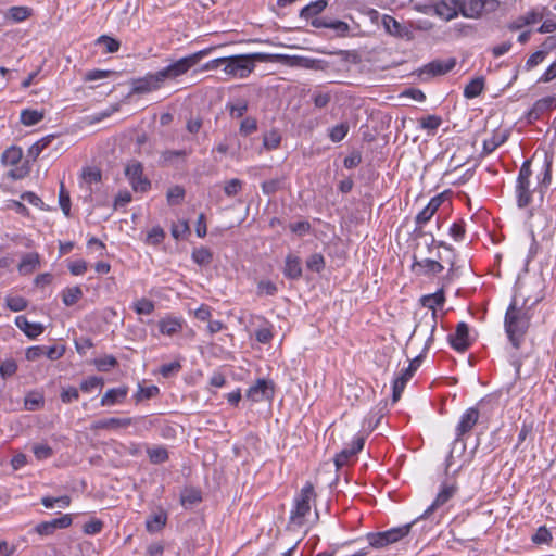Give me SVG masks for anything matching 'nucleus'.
Instances as JSON below:
<instances>
[{
  "instance_id": "nucleus-57",
  "label": "nucleus",
  "mask_w": 556,
  "mask_h": 556,
  "mask_svg": "<svg viewBox=\"0 0 556 556\" xmlns=\"http://www.w3.org/2000/svg\"><path fill=\"white\" fill-rule=\"evenodd\" d=\"M181 369V365L179 362H173L168 364H164L160 368V372L164 378H168L174 374H177Z\"/></svg>"
},
{
  "instance_id": "nucleus-31",
  "label": "nucleus",
  "mask_w": 556,
  "mask_h": 556,
  "mask_svg": "<svg viewBox=\"0 0 556 556\" xmlns=\"http://www.w3.org/2000/svg\"><path fill=\"white\" fill-rule=\"evenodd\" d=\"M45 404V397L41 392L31 391L26 394L24 406L27 410L34 412L41 408Z\"/></svg>"
},
{
  "instance_id": "nucleus-48",
  "label": "nucleus",
  "mask_w": 556,
  "mask_h": 556,
  "mask_svg": "<svg viewBox=\"0 0 556 556\" xmlns=\"http://www.w3.org/2000/svg\"><path fill=\"white\" fill-rule=\"evenodd\" d=\"M28 15L29 10L24 7H12L8 13V17L13 20L14 22H22L26 20Z\"/></svg>"
},
{
  "instance_id": "nucleus-1",
  "label": "nucleus",
  "mask_w": 556,
  "mask_h": 556,
  "mask_svg": "<svg viewBox=\"0 0 556 556\" xmlns=\"http://www.w3.org/2000/svg\"><path fill=\"white\" fill-rule=\"evenodd\" d=\"M213 48L198 51L188 56L181 58L168 66L155 72L149 73L143 77L131 80V94H144L161 89L167 80H174L185 75L191 67L197 65Z\"/></svg>"
},
{
  "instance_id": "nucleus-17",
  "label": "nucleus",
  "mask_w": 556,
  "mask_h": 556,
  "mask_svg": "<svg viewBox=\"0 0 556 556\" xmlns=\"http://www.w3.org/2000/svg\"><path fill=\"white\" fill-rule=\"evenodd\" d=\"M556 108V98L555 97H546L538 100L532 109L528 112V121L531 123L540 118V116L546 112Z\"/></svg>"
},
{
  "instance_id": "nucleus-18",
  "label": "nucleus",
  "mask_w": 556,
  "mask_h": 556,
  "mask_svg": "<svg viewBox=\"0 0 556 556\" xmlns=\"http://www.w3.org/2000/svg\"><path fill=\"white\" fill-rule=\"evenodd\" d=\"M365 439L363 437H358L354 442L351 448L342 450L334 457L336 467L339 469L344 466L352 456H355L358 452H361L364 447Z\"/></svg>"
},
{
  "instance_id": "nucleus-35",
  "label": "nucleus",
  "mask_w": 556,
  "mask_h": 556,
  "mask_svg": "<svg viewBox=\"0 0 556 556\" xmlns=\"http://www.w3.org/2000/svg\"><path fill=\"white\" fill-rule=\"evenodd\" d=\"M83 296V291L79 287L67 288L63 291L62 300L66 306L76 304Z\"/></svg>"
},
{
  "instance_id": "nucleus-2",
  "label": "nucleus",
  "mask_w": 556,
  "mask_h": 556,
  "mask_svg": "<svg viewBox=\"0 0 556 556\" xmlns=\"http://www.w3.org/2000/svg\"><path fill=\"white\" fill-rule=\"evenodd\" d=\"M283 61L289 65L309 67L311 60L303 56H289L283 54L251 53L226 56L223 72L230 77L244 78L249 76L257 62Z\"/></svg>"
},
{
  "instance_id": "nucleus-11",
  "label": "nucleus",
  "mask_w": 556,
  "mask_h": 556,
  "mask_svg": "<svg viewBox=\"0 0 556 556\" xmlns=\"http://www.w3.org/2000/svg\"><path fill=\"white\" fill-rule=\"evenodd\" d=\"M419 357L412 361L405 371L393 382L392 401L395 403L400 400L407 381L413 377L418 367Z\"/></svg>"
},
{
  "instance_id": "nucleus-60",
  "label": "nucleus",
  "mask_w": 556,
  "mask_h": 556,
  "mask_svg": "<svg viewBox=\"0 0 556 556\" xmlns=\"http://www.w3.org/2000/svg\"><path fill=\"white\" fill-rule=\"evenodd\" d=\"M465 223L464 220H458L454 223L450 228V235L456 240L459 241L465 236Z\"/></svg>"
},
{
  "instance_id": "nucleus-55",
  "label": "nucleus",
  "mask_w": 556,
  "mask_h": 556,
  "mask_svg": "<svg viewBox=\"0 0 556 556\" xmlns=\"http://www.w3.org/2000/svg\"><path fill=\"white\" fill-rule=\"evenodd\" d=\"M441 124V118L435 115H429L420 119V126L424 129L434 130Z\"/></svg>"
},
{
  "instance_id": "nucleus-54",
  "label": "nucleus",
  "mask_w": 556,
  "mask_h": 556,
  "mask_svg": "<svg viewBox=\"0 0 556 556\" xmlns=\"http://www.w3.org/2000/svg\"><path fill=\"white\" fill-rule=\"evenodd\" d=\"M230 115L232 117H242L244 113L248 111V103L245 100H239L235 104L229 105Z\"/></svg>"
},
{
  "instance_id": "nucleus-49",
  "label": "nucleus",
  "mask_w": 556,
  "mask_h": 556,
  "mask_svg": "<svg viewBox=\"0 0 556 556\" xmlns=\"http://www.w3.org/2000/svg\"><path fill=\"white\" fill-rule=\"evenodd\" d=\"M164 237H165L164 230L161 227L156 226V227H153L148 232L146 242L148 244L156 245L164 239Z\"/></svg>"
},
{
  "instance_id": "nucleus-29",
  "label": "nucleus",
  "mask_w": 556,
  "mask_h": 556,
  "mask_svg": "<svg viewBox=\"0 0 556 556\" xmlns=\"http://www.w3.org/2000/svg\"><path fill=\"white\" fill-rule=\"evenodd\" d=\"M127 388H117V389H110L105 392V394L101 399V405H113L116 402H121L124 400L127 395Z\"/></svg>"
},
{
  "instance_id": "nucleus-62",
  "label": "nucleus",
  "mask_w": 556,
  "mask_h": 556,
  "mask_svg": "<svg viewBox=\"0 0 556 556\" xmlns=\"http://www.w3.org/2000/svg\"><path fill=\"white\" fill-rule=\"evenodd\" d=\"M281 179H270L262 184V190L266 194H273L281 188Z\"/></svg>"
},
{
  "instance_id": "nucleus-34",
  "label": "nucleus",
  "mask_w": 556,
  "mask_h": 556,
  "mask_svg": "<svg viewBox=\"0 0 556 556\" xmlns=\"http://www.w3.org/2000/svg\"><path fill=\"white\" fill-rule=\"evenodd\" d=\"M192 260L200 266H206L213 261V254L210 249L201 247L193 250Z\"/></svg>"
},
{
  "instance_id": "nucleus-56",
  "label": "nucleus",
  "mask_w": 556,
  "mask_h": 556,
  "mask_svg": "<svg viewBox=\"0 0 556 556\" xmlns=\"http://www.w3.org/2000/svg\"><path fill=\"white\" fill-rule=\"evenodd\" d=\"M532 540L536 544H545L552 540V534L545 527H541L532 536Z\"/></svg>"
},
{
  "instance_id": "nucleus-26",
  "label": "nucleus",
  "mask_w": 556,
  "mask_h": 556,
  "mask_svg": "<svg viewBox=\"0 0 556 556\" xmlns=\"http://www.w3.org/2000/svg\"><path fill=\"white\" fill-rule=\"evenodd\" d=\"M545 10L546 9H543V11H545ZM544 16H545L544 12L539 13L536 11H531V12H528L523 16H519L516 21H514L511 24H509L508 28L510 30H517L526 25H531V24L536 23L538 21L543 20Z\"/></svg>"
},
{
  "instance_id": "nucleus-45",
  "label": "nucleus",
  "mask_w": 556,
  "mask_h": 556,
  "mask_svg": "<svg viewBox=\"0 0 556 556\" xmlns=\"http://www.w3.org/2000/svg\"><path fill=\"white\" fill-rule=\"evenodd\" d=\"M5 304L12 312H21L27 307V301L22 296H8Z\"/></svg>"
},
{
  "instance_id": "nucleus-8",
  "label": "nucleus",
  "mask_w": 556,
  "mask_h": 556,
  "mask_svg": "<svg viewBox=\"0 0 556 556\" xmlns=\"http://www.w3.org/2000/svg\"><path fill=\"white\" fill-rule=\"evenodd\" d=\"M275 393V384L271 380L257 379L247 391V397L253 402L270 400Z\"/></svg>"
},
{
  "instance_id": "nucleus-14",
  "label": "nucleus",
  "mask_w": 556,
  "mask_h": 556,
  "mask_svg": "<svg viewBox=\"0 0 556 556\" xmlns=\"http://www.w3.org/2000/svg\"><path fill=\"white\" fill-rule=\"evenodd\" d=\"M479 419V410L475 407L468 408L466 413L462 416V419L456 428L457 438L455 440V444L460 440V438L469 432L478 422Z\"/></svg>"
},
{
  "instance_id": "nucleus-33",
  "label": "nucleus",
  "mask_w": 556,
  "mask_h": 556,
  "mask_svg": "<svg viewBox=\"0 0 556 556\" xmlns=\"http://www.w3.org/2000/svg\"><path fill=\"white\" fill-rule=\"evenodd\" d=\"M326 7L327 2L325 0H317L304 7L300 15L301 17L309 18L323 12Z\"/></svg>"
},
{
  "instance_id": "nucleus-23",
  "label": "nucleus",
  "mask_w": 556,
  "mask_h": 556,
  "mask_svg": "<svg viewBox=\"0 0 556 556\" xmlns=\"http://www.w3.org/2000/svg\"><path fill=\"white\" fill-rule=\"evenodd\" d=\"M40 265V256L38 253H27L22 257L17 269L21 275L31 274Z\"/></svg>"
},
{
  "instance_id": "nucleus-37",
  "label": "nucleus",
  "mask_w": 556,
  "mask_h": 556,
  "mask_svg": "<svg viewBox=\"0 0 556 556\" xmlns=\"http://www.w3.org/2000/svg\"><path fill=\"white\" fill-rule=\"evenodd\" d=\"M22 159V150L16 147L7 149L2 154V162L7 165H16Z\"/></svg>"
},
{
  "instance_id": "nucleus-9",
  "label": "nucleus",
  "mask_w": 556,
  "mask_h": 556,
  "mask_svg": "<svg viewBox=\"0 0 556 556\" xmlns=\"http://www.w3.org/2000/svg\"><path fill=\"white\" fill-rule=\"evenodd\" d=\"M125 174L135 191L146 192L150 188V181L142 177L143 168L140 163L136 162L127 165L125 168Z\"/></svg>"
},
{
  "instance_id": "nucleus-32",
  "label": "nucleus",
  "mask_w": 556,
  "mask_h": 556,
  "mask_svg": "<svg viewBox=\"0 0 556 556\" xmlns=\"http://www.w3.org/2000/svg\"><path fill=\"white\" fill-rule=\"evenodd\" d=\"M45 117L43 112H39L36 110H23L21 113V122L25 126H33L41 122Z\"/></svg>"
},
{
  "instance_id": "nucleus-10",
  "label": "nucleus",
  "mask_w": 556,
  "mask_h": 556,
  "mask_svg": "<svg viewBox=\"0 0 556 556\" xmlns=\"http://www.w3.org/2000/svg\"><path fill=\"white\" fill-rule=\"evenodd\" d=\"M72 517L71 515H64L60 518L52 519L50 521H43L36 526L35 531L39 535H51L53 534L58 529H65L68 528L72 525Z\"/></svg>"
},
{
  "instance_id": "nucleus-52",
  "label": "nucleus",
  "mask_w": 556,
  "mask_h": 556,
  "mask_svg": "<svg viewBox=\"0 0 556 556\" xmlns=\"http://www.w3.org/2000/svg\"><path fill=\"white\" fill-rule=\"evenodd\" d=\"M257 122L253 117H247L241 122L240 125V134L243 136H248L256 131Z\"/></svg>"
},
{
  "instance_id": "nucleus-50",
  "label": "nucleus",
  "mask_w": 556,
  "mask_h": 556,
  "mask_svg": "<svg viewBox=\"0 0 556 556\" xmlns=\"http://www.w3.org/2000/svg\"><path fill=\"white\" fill-rule=\"evenodd\" d=\"M149 458L153 464H161L167 460L168 454L165 448L157 447L148 451Z\"/></svg>"
},
{
  "instance_id": "nucleus-47",
  "label": "nucleus",
  "mask_w": 556,
  "mask_h": 556,
  "mask_svg": "<svg viewBox=\"0 0 556 556\" xmlns=\"http://www.w3.org/2000/svg\"><path fill=\"white\" fill-rule=\"evenodd\" d=\"M306 266L308 269L319 273L325 266L324 256L319 253L312 254L306 261Z\"/></svg>"
},
{
  "instance_id": "nucleus-20",
  "label": "nucleus",
  "mask_w": 556,
  "mask_h": 556,
  "mask_svg": "<svg viewBox=\"0 0 556 556\" xmlns=\"http://www.w3.org/2000/svg\"><path fill=\"white\" fill-rule=\"evenodd\" d=\"M442 204V197L438 195L432 198L427 206L416 216V224L422 226L431 219L440 205Z\"/></svg>"
},
{
  "instance_id": "nucleus-12",
  "label": "nucleus",
  "mask_w": 556,
  "mask_h": 556,
  "mask_svg": "<svg viewBox=\"0 0 556 556\" xmlns=\"http://www.w3.org/2000/svg\"><path fill=\"white\" fill-rule=\"evenodd\" d=\"M381 23L388 34L407 40L413 39V34L409 28L399 23L394 17L390 15H383Z\"/></svg>"
},
{
  "instance_id": "nucleus-42",
  "label": "nucleus",
  "mask_w": 556,
  "mask_h": 556,
  "mask_svg": "<svg viewBox=\"0 0 556 556\" xmlns=\"http://www.w3.org/2000/svg\"><path fill=\"white\" fill-rule=\"evenodd\" d=\"M166 197L168 204L177 205L185 198V189L180 186H174L168 189Z\"/></svg>"
},
{
  "instance_id": "nucleus-64",
  "label": "nucleus",
  "mask_w": 556,
  "mask_h": 556,
  "mask_svg": "<svg viewBox=\"0 0 556 556\" xmlns=\"http://www.w3.org/2000/svg\"><path fill=\"white\" fill-rule=\"evenodd\" d=\"M546 56V51H536L532 55L529 56V59L526 62L527 70H531L534 66L539 65Z\"/></svg>"
},
{
  "instance_id": "nucleus-16",
  "label": "nucleus",
  "mask_w": 556,
  "mask_h": 556,
  "mask_svg": "<svg viewBox=\"0 0 556 556\" xmlns=\"http://www.w3.org/2000/svg\"><path fill=\"white\" fill-rule=\"evenodd\" d=\"M441 263L430 258L417 260L414 257L413 270L419 275H437L443 270Z\"/></svg>"
},
{
  "instance_id": "nucleus-36",
  "label": "nucleus",
  "mask_w": 556,
  "mask_h": 556,
  "mask_svg": "<svg viewBox=\"0 0 556 556\" xmlns=\"http://www.w3.org/2000/svg\"><path fill=\"white\" fill-rule=\"evenodd\" d=\"M159 328L163 334L173 336L181 329V323L178 319H163L159 323Z\"/></svg>"
},
{
  "instance_id": "nucleus-46",
  "label": "nucleus",
  "mask_w": 556,
  "mask_h": 556,
  "mask_svg": "<svg viewBox=\"0 0 556 556\" xmlns=\"http://www.w3.org/2000/svg\"><path fill=\"white\" fill-rule=\"evenodd\" d=\"M134 309L139 315H150L154 311V304L148 299H140L134 304Z\"/></svg>"
},
{
  "instance_id": "nucleus-53",
  "label": "nucleus",
  "mask_w": 556,
  "mask_h": 556,
  "mask_svg": "<svg viewBox=\"0 0 556 556\" xmlns=\"http://www.w3.org/2000/svg\"><path fill=\"white\" fill-rule=\"evenodd\" d=\"M33 452L37 459H46L52 456L53 450L47 444H35Z\"/></svg>"
},
{
  "instance_id": "nucleus-39",
  "label": "nucleus",
  "mask_w": 556,
  "mask_h": 556,
  "mask_svg": "<svg viewBox=\"0 0 556 556\" xmlns=\"http://www.w3.org/2000/svg\"><path fill=\"white\" fill-rule=\"evenodd\" d=\"M350 126L348 123H340L332 127L329 131V138L332 142H340L348 135Z\"/></svg>"
},
{
  "instance_id": "nucleus-41",
  "label": "nucleus",
  "mask_w": 556,
  "mask_h": 556,
  "mask_svg": "<svg viewBox=\"0 0 556 556\" xmlns=\"http://www.w3.org/2000/svg\"><path fill=\"white\" fill-rule=\"evenodd\" d=\"M97 43L101 45V46H104L106 53L117 52L119 47H121V43H119L118 40H116V39H114V38H112L110 36H106V35L100 36L97 39Z\"/></svg>"
},
{
  "instance_id": "nucleus-3",
  "label": "nucleus",
  "mask_w": 556,
  "mask_h": 556,
  "mask_svg": "<svg viewBox=\"0 0 556 556\" xmlns=\"http://www.w3.org/2000/svg\"><path fill=\"white\" fill-rule=\"evenodd\" d=\"M530 316L527 311L518 308L514 300L505 314V330L514 345L518 349L529 327Z\"/></svg>"
},
{
  "instance_id": "nucleus-7",
  "label": "nucleus",
  "mask_w": 556,
  "mask_h": 556,
  "mask_svg": "<svg viewBox=\"0 0 556 556\" xmlns=\"http://www.w3.org/2000/svg\"><path fill=\"white\" fill-rule=\"evenodd\" d=\"M500 7L497 0H464L460 1V13L468 18H479L495 12Z\"/></svg>"
},
{
  "instance_id": "nucleus-38",
  "label": "nucleus",
  "mask_w": 556,
  "mask_h": 556,
  "mask_svg": "<svg viewBox=\"0 0 556 556\" xmlns=\"http://www.w3.org/2000/svg\"><path fill=\"white\" fill-rule=\"evenodd\" d=\"M17 371V363L13 358H8L0 362V376L2 379H8L14 376Z\"/></svg>"
},
{
  "instance_id": "nucleus-63",
  "label": "nucleus",
  "mask_w": 556,
  "mask_h": 556,
  "mask_svg": "<svg viewBox=\"0 0 556 556\" xmlns=\"http://www.w3.org/2000/svg\"><path fill=\"white\" fill-rule=\"evenodd\" d=\"M257 292L258 294L274 295L277 292V287L271 281L262 280L257 285Z\"/></svg>"
},
{
  "instance_id": "nucleus-15",
  "label": "nucleus",
  "mask_w": 556,
  "mask_h": 556,
  "mask_svg": "<svg viewBox=\"0 0 556 556\" xmlns=\"http://www.w3.org/2000/svg\"><path fill=\"white\" fill-rule=\"evenodd\" d=\"M455 485H444L442 490L437 495L433 503L425 510V513L420 516V518H428L433 511H435L439 507L443 506L447 503L456 492Z\"/></svg>"
},
{
  "instance_id": "nucleus-21",
  "label": "nucleus",
  "mask_w": 556,
  "mask_h": 556,
  "mask_svg": "<svg viewBox=\"0 0 556 556\" xmlns=\"http://www.w3.org/2000/svg\"><path fill=\"white\" fill-rule=\"evenodd\" d=\"M15 325L25 332V334L29 338H36L41 334L45 330V327L38 323H30L27 320L25 316H17L15 318Z\"/></svg>"
},
{
  "instance_id": "nucleus-25",
  "label": "nucleus",
  "mask_w": 556,
  "mask_h": 556,
  "mask_svg": "<svg viewBox=\"0 0 556 556\" xmlns=\"http://www.w3.org/2000/svg\"><path fill=\"white\" fill-rule=\"evenodd\" d=\"M455 64V59H448L446 61H433L425 66L424 72L432 75H444L452 71Z\"/></svg>"
},
{
  "instance_id": "nucleus-44",
  "label": "nucleus",
  "mask_w": 556,
  "mask_h": 556,
  "mask_svg": "<svg viewBox=\"0 0 556 556\" xmlns=\"http://www.w3.org/2000/svg\"><path fill=\"white\" fill-rule=\"evenodd\" d=\"M166 523V515L157 514L152 517V519L147 520V530L149 532H156L161 530Z\"/></svg>"
},
{
  "instance_id": "nucleus-22",
  "label": "nucleus",
  "mask_w": 556,
  "mask_h": 556,
  "mask_svg": "<svg viewBox=\"0 0 556 556\" xmlns=\"http://www.w3.org/2000/svg\"><path fill=\"white\" fill-rule=\"evenodd\" d=\"M131 424V418H108L92 422L91 430L125 428Z\"/></svg>"
},
{
  "instance_id": "nucleus-24",
  "label": "nucleus",
  "mask_w": 556,
  "mask_h": 556,
  "mask_svg": "<svg viewBox=\"0 0 556 556\" xmlns=\"http://www.w3.org/2000/svg\"><path fill=\"white\" fill-rule=\"evenodd\" d=\"M517 204L520 208L526 207L532 200V191L530 189V181L517 180L516 184Z\"/></svg>"
},
{
  "instance_id": "nucleus-4",
  "label": "nucleus",
  "mask_w": 556,
  "mask_h": 556,
  "mask_svg": "<svg viewBox=\"0 0 556 556\" xmlns=\"http://www.w3.org/2000/svg\"><path fill=\"white\" fill-rule=\"evenodd\" d=\"M437 318V311L424 312L420 314L410 339H426L425 349H428L429 345L433 342V333L437 329L438 323Z\"/></svg>"
},
{
  "instance_id": "nucleus-59",
  "label": "nucleus",
  "mask_w": 556,
  "mask_h": 556,
  "mask_svg": "<svg viewBox=\"0 0 556 556\" xmlns=\"http://www.w3.org/2000/svg\"><path fill=\"white\" fill-rule=\"evenodd\" d=\"M242 188V181L237 179V178H233L231 180H229L225 187H224V191L225 193L228 195V197H233L236 195L237 193H239V191L241 190Z\"/></svg>"
},
{
  "instance_id": "nucleus-6",
  "label": "nucleus",
  "mask_w": 556,
  "mask_h": 556,
  "mask_svg": "<svg viewBox=\"0 0 556 556\" xmlns=\"http://www.w3.org/2000/svg\"><path fill=\"white\" fill-rule=\"evenodd\" d=\"M412 526L413 523H407L388 531L369 533L367 535L369 545L375 548H381L388 544L395 543L409 533Z\"/></svg>"
},
{
  "instance_id": "nucleus-30",
  "label": "nucleus",
  "mask_w": 556,
  "mask_h": 556,
  "mask_svg": "<svg viewBox=\"0 0 556 556\" xmlns=\"http://www.w3.org/2000/svg\"><path fill=\"white\" fill-rule=\"evenodd\" d=\"M484 88L483 77L471 79L464 88V96L467 99H473L481 94Z\"/></svg>"
},
{
  "instance_id": "nucleus-51",
  "label": "nucleus",
  "mask_w": 556,
  "mask_h": 556,
  "mask_svg": "<svg viewBox=\"0 0 556 556\" xmlns=\"http://www.w3.org/2000/svg\"><path fill=\"white\" fill-rule=\"evenodd\" d=\"M280 135L277 131H271L264 136L263 144L266 149L273 150L278 148V146L280 144Z\"/></svg>"
},
{
  "instance_id": "nucleus-40",
  "label": "nucleus",
  "mask_w": 556,
  "mask_h": 556,
  "mask_svg": "<svg viewBox=\"0 0 556 556\" xmlns=\"http://www.w3.org/2000/svg\"><path fill=\"white\" fill-rule=\"evenodd\" d=\"M54 139V136H47L35 142L28 150V156L36 160L43 149Z\"/></svg>"
},
{
  "instance_id": "nucleus-58",
  "label": "nucleus",
  "mask_w": 556,
  "mask_h": 556,
  "mask_svg": "<svg viewBox=\"0 0 556 556\" xmlns=\"http://www.w3.org/2000/svg\"><path fill=\"white\" fill-rule=\"evenodd\" d=\"M159 393V388L156 386H150L147 388H139V391L136 394V400L139 402L143 399H151Z\"/></svg>"
},
{
  "instance_id": "nucleus-27",
  "label": "nucleus",
  "mask_w": 556,
  "mask_h": 556,
  "mask_svg": "<svg viewBox=\"0 0 556 556\" xmlns=\"http://www.w3.org/2000/svg\"><path fill=\"white\" fill-rule=\"evenodd\" d=\"M420 301L422 306L428 308L426 312L437 311L435 306H441L445 302L444 288L442 287L433 294L424 295Z\"/></svg>"
},
{
  "instance_id": "nucleus-5",
  "label": "nucleus",
  "mask_w": 556,
  "mask_h": 556,
  "mask_svg": "<svg viewBox=\"0 0 556 556\" xmlns=\"http://www.w3.org/2000/svg\"><path fill=\"white\" fill-rule=\"evenodd\" d=\"M315 497L314 486L307 482L301 490L300 495L295 498V507L291 511L290 522L295 526H302L304 517L311 510V501Z\"/></svg>"
},
{
  "instance_id": "nucleus-28",
  "label": "nucleus",
  "mask_w": 556,
  "mask_h": 556,
  "mask_svg": "<svg viewBox=\"0 0 556 556\" xmlns=\"http://www.w3.org/2000/svg\"><path fill=\"white\" fill-rule=\"evenodd\" d=\"M283 273L290 279H299L302 276V267L300 258L294 255H288Z\"/></svg>"
},
{
  "instance_id": "nucleus-19",
  "label": "nucleus",
  "mask_w": 556,
  "mask_h": 556,
  "mask_svg": "<svg viewBox=\"0 0 556 556\" xmlns=\"http://www.w3.org/2000/svg\"><path fill=\"white\" fill-rule=\"evenodd\" d=\"M434 12L440 17L450 21L456 17L458 12H460V1L453 0L452 3L440 1L434 5Z\"/></svg>"
},
{
  "instance_id": "nucleus-61",
  "label": "nucleus",
  "mask_w": 556,
  "mask_h": 556,
  "mask_svg": "<svg viewBox=\"0 0 556 556\" xmlns=\"http://www.w3.org/2000/svg\"><path fill=\"white\" fill-rule=\"evenodd\" d=\"M103 379L99 377H90L80 383V390L83 392H89L91 389L102 387Z\"/></svg>"
},
{
  "instance_id": "nucleus-13",
  "label": "nucleus",
  "mask_w": 556,
  "mask_h": 556,
  "mask_svg": "<svg viewBox=\"0 0 556 556\" xmlns=\"http://www.w3.org/2000/svg\"><path fill=\"white\" fill-rule=\"evenodd\" d=\"M469 328L464 321L459 323L456 327L454 334L448 337L451 345L458 352H464L469 346Z\"/></svg>"
},
{
  "instance_id": "nucleus-43",
  "label": "nucleus",
  "mask_w": 556,
  "mask_h": 556,
  "mask_svg": "<svg viewBox=\"0 0 556 556\" xmlns=\"http://www.w3.org/2000/svg\"><path fill=\"white\" fill-rule=\"evenodd\" d=\"M59 203L65 216L71 215V198L68 191L65 190L64 184L61 182L59 192Z\"/></svg>"
}]
</instances>
